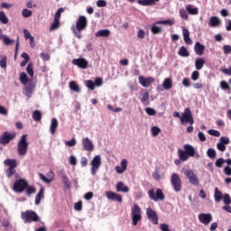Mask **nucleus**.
<instances>
[{"label":"nucleus","mask_w":231,"mask_h":231,"mask_svg":"<svg viewBox=\"0 0 231 231\" xmlns=\"http://www.w3.org/2000/svg\"><path fill=\"white\" fill-rule=\"evenodd\" d=\"M88 28V18L84 15H81L79 17V19L76 22V25L71 26L72 33L74 34V37H77L78 39H82V34H80V32H84Z\"/></svg>","instance_id":"obj_1"},{"label":"nucleus","mask_w":231,"mask_h":231,"mask_svg":"<svg viewBox=\"0 0 231 231\" xmlns=\"http://www.w3.org/2000/svg\"><path fill=\"white\" fill-rule=\"evenodd\" d=\"M184 150H178V156L180 162H187L189 158L196 156V148L190 144H184Z\"/></svg>","instance_id":"obj_2"},{"label":"nucleus","mask_w":231,"mask_h":231,"mask_svg":"<svg viewBox=\"0 0 231 231\" xmlns=\"http://www.w3.org/2000/svg\"><path fill=\"white\" fill-rule=\"evenodd\" d=\"M21 217L24 223H37L41 221V217L37 215V212L32 209L22 212Z\"/></svg>","instance_id":"obj_3"},{"label":"nucleus","mask_w":231,"mask_h":231,"mask_svg":"<svg viewBox=\"0 0 231 231\" xmlns=\"http://www.w3.org/2000/svg\"><path fill=\"white\" fill-rule=\"evenodd\" d=\"M27 134L22 135L20 141L17 144V151L19 156H24L25 154H28V141L26 140Z\"/></svg>","instance_id":"obj_4"},{"label":"nucleus","mask_w":231,"mask_h":231,"mask_svg":"<svg viewBox=\"0 0 231 231\" xmlns=\"http://www.w3.org/2000/svg\"><path fill=\"white\" fill-rule=\"evenodd\" d=\"M131 217H132V225L136 226L138 225V221L142 219V208L138 204H134L131 208Z\"/></svg>","instance_id":"obj_5"},{"label":"nucleus","mask_w":231,"mask_h":231,"mask_svg":"<svg viewBox=\"0 0 231 231\" xmlns=\"http://www.w3.org/2000/svg\"><path fill=\"white\" fill-rule=\"evenodd\" d=\"M171 183L175 192H181L182 182H181V178H180V175H178V173H173L171 175Z\"/></svg>","instance_id":"obj_6"},{"label":"nucleus","mask_w":231,"mask_h":231,"mask_svg":"<svg viewBox=\"0 0 231 231\" xmlns=\"http://www.w3.org/2000/svg\"><path fill=\"white\" fill-rule=\"evenodd\" d=\"M148 196L150 199H152V201H163V199H165V195L163 194V190H162V189H157L155 193L154 189H151L148 191Z\"/></svg>","instance_id":"obj_7"},{"label":"nucleus","mask_w":231,"mask_h":231,"mask_svg":"<svg viewBox=\"0 0 231 231\" xmlns=\"http://www.w3.org/2000/svg\"><path fill=\"white\" fill-rule=\"evenodd\" d=\"M180 123L189 124V125H194V117L192 116V112L190 111V108L184 109V112L181 114Z\"/></svg>","instance_id":"obj_8"},{"label":"nucleus","mask_w":231,"mask_h":231,"mask_svg":"<svg viewBox=\"0 0 231 231\" xmlns=\"http://www.w3.org/2000/svg\"><path fill=\"white\" fill-rule=\"evenodd\" d=\"M28 189V181L24 179L16 180L14 183L13 190L14 192H24Z\"/></svg>","instance_id":"obj_9"},{"label":"nucleus","mask_w":231,"mask_h":231,"mask_svg":"<svg viewBox=\"0 0 231 231\" xmlns=\"http://www.w3.org/2000/svg\"><path fill=\"white\" fill-rule=\"evenodd\" d=\"M91 174L92 176H95V174H97V172H98V169H100V166L102 165V157H100V155H96L91 162Z\"/></svg>","instance_id":"obj_10"},{"label":"nucleus","mask_w":231,"mask_h":231,"mask_svg":"<svg viewBox=\"0 0 231 231\" xmlns=\"http://www.w3.org/2000/svg\"><path fill=\"white\" fill-rule=\"evenodd\" d=\"M184 174L191 185H194V187H198V185H199V179L198 178V175L194 173V171L185 170Z\"/></svg>","instance_id":"obj_11"},{"label":"nucleus","mask_w":231,"mask_h":231,"mask_svg":"<svg viewBox=\"0 0 231 231\" xmlns=\"http://www.w3.org/2000/svg\"><path fill=\"white\" fill-rule=\"evenodd\" d=\"M198 217H199V223H201L202 225H205L206 226L210 225L213 219L212 214L210 213H200Z\"/></svg>","instance_id":"obj_12"},{"label":"nucleus","mask_w":231,"mask_h":231,"mask_svg":"<svg viewBox=\"0 0 231 231\" xmlns=\"http://www.w3.org/2000/svg\"><path fill=\"white\" fill-rule=\"evenodd\" d=\"M15 138V134H10L9 132H4L2 135L0 136V143L1 145H6L7 143H10L12 140Z\"/></svg>","instance_id":"obj_13"},{"label":"nucleus","mask_w":231,"mask_h":231,"mask_svg":"<svg viewBox=\"0 0 231 231\" xmlns=\"http://www.w3.org/2000/svg\"><path fill=\"white\" fill-rule=\"evenodd\" d=\"M72 64L74 66H78V68H80V69H88L89 62L88 60H86V58H78L72 60Z\"/></svg>","instance_id":"obj_14"},{"label":"nucleus","mask_w":231,"mask_h":231,"mask_svg":"<svg viewBox=\"0 0 231 231\" xmlns=\"http://www.w3.org/2000/svg\"><path fill=\"white\" fill-rule=\"evenodd\" d=\"M82 147L84 151L91 152L95 149V144H93V141H91V139H89L88 137H84L82 139Z\"/></svg>","instance_id":"obj_15"},{"label":"nucleus","mask_w":231,"mask_h":231,"mask_svg":"<svg viewBox=\"0 0 231 231\" xmlns=\"http://www.w3.org/2000/svg\"><path fill=\"white\" fill-rule=\"evenodd\" d=\"M146 216L153 225H158V214L152 208H148L146 209Z\"/></svg>","instance_id":"obj_16"},{"label":"nucleus","mask_w":231,"mask_h":231,"mask_svg":"<svg viewBox=\"0 0 231 231\" xmlns=\"http://www.w3.org/2000/svg\"><path fill=\"white\" fill-rule=\"evenodd\" d=\"M138 80H139V84H141L143 88H149V86H151V84H152L155 79L152 77L145 78L143 76H139Z\"/></svg>","instance_id":"obj_17"},{"label":"nucleus","mask_w":231,"mask_h":231,"mask_svg":"<svg viewBox=\"0 0 231 231\" xmlns=\"http://www.w3.org/2000/svg\"><path fill=\"white\" fill-rule=\"evenodd\" d=\"M33 91H35V84L30 83L23 88V93L25 97H27V98H32Z\"/></svg>","instance_id":"obj_18"},{"label":"nucleus","mask_w":231,"mask_h":231,"mask_svg":"<svg viewBox=\"0 0 231 231\" xmlns=\"http://www.w3.org/2000/svg\"><path fill=\"white\" fill-rule=\"evenodd\" d=\"M107 199H111L112 201H117V203H122V195L115 193L113 191H107L106 193Z\"/></svg>","instance_id":"obj_19"},{"label":"nucleus","mask_w":231,"mask_h":231,"mask_svg":"<svg viewBox=\"0 0 231 231\" xmlns=\"http://www.w3.org/2000/svg\"><path fill=\"white\" fill-rule=\"evenodd\" d=\"M60 175L65 189L67 190H69V189H71V183H69V178H68V175H66V172H64V171H60Z\"/></svg>","instance_id":"obj_20"},{"label":"nucleus","mask_w":231,"mask_h":231,"mask_svg":"<svg viewBox=\"0 0 231 231\" xmlns=\"http://www.w3.org/2000/svg\"><path fill=\"white\" fill-rule=\"evenodd\" d=\"M125 171H127V160L123 159L121 161V166H116V172H117V174H124Z\"/></svg>","instance_id":"obj_21"},{"label":"nucleus","mask_w":231,"mask_h":231,"mask_svg":"<svg viewBox=\"0 0 231 231\" xmlns=\"http://www.w3.org/2000/svg\"><path fill=\"white\" fill-rule=\"evenodd\" d=\"M96 37H102L108 39L111 36V31L109 29H101L95 33Z\"/></svg>","instance_id":"obj_22"},{"label":"nucleus","mask_w":231,"mask_h":231,"mask_svg":"<svg viewBox=\"0 0 231 231\" xmlns=\"http://www.w3.org/2000/svg\"><path fill=\"white\" fill-rule=\"evenodd\" d=\"M182 35L184 39V42L186 44H192V39H190V32H189V29L183 27L182 28Z\"/></svg>","instance_id":"obj_23"},{"label":"nucleus","mask_w":231,"mask_h":231,"mask_svg":"<svg viewBox=\"0 0 231 231\" xmlns=\"http://www.w3.org/2000/svg\"><path fill=\"white\" fill-rule=\"evenodd\" d=\"M194 51L199 57L203 55V51H205V45L201 44V42H197L194 46Z\"/></svg>","instance_id":"obj_24"},{"label":"nucleus","mask_w":231,"mask_h":231,"mask_svg":"<svg viewBox=\"0 0 231 231\" xmlns=\"http://www.w3.org/2000/svg\"><path fill=\"white\" fill-rule=\"evenodd\" d=\"M41 199H44V188H41L37 193L34 200L35 205H41Z\"/></svg>","instance_id":"obj_25"},{"label":"nucleus","mask_w":231,"mask_h":231,"mask_svg":"<svg viewBox=\"0 0 231 231\" xmlns=\"http://www.w3.org/2000/svg\"><path fill=\"white\" fill-rule=\"evenodd\" d=\"M116 189L117 192H129V187L124 185L122 181L116 183Z\"/></svg>","instance_id":"obj_26"},{"label":"nucleus","mask_w":231,"mask_h":231,"mask_svg":"<svg viewBox=\"0 0 231 231\" xmlns=\"http://www.w3.org/2000/svg\"><path fill=\"white\" fill-rule=\"evenodd\" d=\"M59 127V120L57 118H52L51 122L50 131L51 134H55L57 128Z\"/></svg>","instance_id":"obj_27"},{"label":"nucleus","mask_w":231,"mask_h":231,"mask_svg":"<svg viewBox=\"0 0 231 231\" xmlns=\"http://www.w3.org/2000/svg\"><path fill=\"white\" fill-rule=\"evenodd\" d=\"M221 24V20L217 16H212L209 19V26L211 28H216V26H219Z\"/></svg>","instance_id":"obj_28"},{"label":"nucleus","mask_w":231,"mask_h":231,"mask_svg":"<svg viewBox=\"0 0 231 231\" xmlns=\"http://www.w3.org/2000/svg\"><path fill=\"white\" fill-rule=\"evenodd\" d=\"M4 164L9 167V169H15L17 167V160L15 159H6Z\"/></svg>","instance_id":"obj_29"},{"label":"nucleus","mask_w":231,"mask_h":231,"mask_svg":"<svg viewBox=\"0 0 231 231\" xmlns=\"http://www.w3.org/2000/svg\"><path fill=\"white\" fill-rule=\"evenodd\" d=\"M203 66H205V59L203 58H198L195 60V68L198 71L203 69Z\"/></svg>","instance_id":"obj_30"},{"label":"nucleus","mask_w":231,"mask_h":231,"mask_svg":"<svg viewBox=\"0 0 231 231\" xmlns=\"http://www.w3.org/2000/svg\"><path fill=\"white\" fill-rule=\"evenodd\" d=\"M160 23H156V22L151 26V32L153 33V35H158L159 33H162V27L158 26Z\"/></svg>","instance_id":"obj_31"},{"label":"nucleus","mask_w":231,"mask_h":231,"mask_svg":"<svg viewBox=\"0 0 231 231\" xmlns=\"http://www.w3.org/2000/svg\"><path fill=\"white\" fill-rule=\"evenodd\" d=\"M214 199L216 203H221V199H223V193L217 188H215Z\"/></svg>","instance_id":"obj_32"},{"label":"nucleus","mask_w":231,"mask_h":231,"mask_svg":"<svg viewBox=\"0 0 231 231\" xmlns=\"http://www.w3.org/2000/svg\"><path fill=\"white\" fill-rule=\"evenodd\" d=\"M162 88L166 89V91L172 89V79L171 78L165 79L162 83Z\"/></svg>","instance_id":"obj_33"},{"label":"nucleus","mask_w":231,"mask_h":231,"mask_svg":"<svg viewBox=\"0 0 231 231\" xmlns=\"http://www.w3.org/2000/svg\"><path fill=\"white\" fill-rule=\"evenodd\" d=\"M186 10L190 15H198V14H199V10L198 7H194V5H188Z\"/></svg>","instance_id":"obj_34"},{"label":"nucleus","mask_w":231,"mask_h":231,"mask_svg":"<svg viewBox=\"0 0 231 231\" xmlns=\"http://www.w3.org/2000/svg\"><path fill=\"white\" fill-rule=\"evenodd\" d=\"M207 156L208 158H210V160L216 159V156H217V152L214 148H208L207 151Z\"/></svg>","instance_id":"obj_35"},{"label":"nucleus","mask_w":231,"mask_h":231,"mask_svg":"<svg viewBox=\"0 0 231 231\" xmlns=\"http://www.w3.org/2000/svg\"><path fill=\"white\" fill-rule=\"evenodd\" d=\"M2 41L5 44V46H10L15 42L14 40L10 39L7 35L2 34Z\"/></svg>","instance_id":"obj_36"},{"label":"nucleus","mask_w":231,"mask_h":231,"mask_svg":"<svg viewBox=\"0 0 231 231\" xmlns=\"http://www.w3.org/2000/svg\"><path fill=\"white\" fill-rule=\"evenodd\" d=\"M180 57H189L190 54L185 46H181L178 51Z\"/></svg>","instance_id":"obj_37"},{"label":"nucleus","mask_w":231,"mask_h":231,"mask_svg":"<svg viewBox=\"0 0 231 231\" xmlns=\"http://www.w3.org/2000/svg\"><path fill=\"white\" fill-rule=\"evenodd\" d=\"M69 89H71V91H74V93H80V87H79V85H77V82L75 81L69 82Z\"/></svg>","instance_id":"obj_38"},{"label":"nucleus","mask_w":231,"mask_h":231,"mask_svg":"<svg viewBox=\"0 0 231 231\" xmlns=\"http://www.w3.org/2000/svg\"><path fill=\"white\" fill-rule=\"evenodd\" d=\"M32 118H33L34 122H41V120L42 118V114L41 113V110H35L32 113Z\"/></svg>","instance_id":"obj_39"},{"label":"nucleus","mask_w":231,"mask_h":231,"mask_svg":"<svg viewBox=\"0 0 231 231\" xmlns=\"http://www.w3.org/2000/svg\"><path fill=\"white\" fill-rule=\"evenodd\" d=\"M156 24H163V25L172 26V25H174V20H172V19L161 20V21H157Z\"/></svg>","instance_id":"obj_40"},{"label":"nucleus","mask_w":231,"mask_h":231,"mask_svg":"<svg viewBox=\"0 0 231 231\" xmlns=\"http://www.w3.org/2000/svg\"><path fill=\"white\" fill-rule=\"evenodd\" d=\"M8 16H6V14L5 12L1 11L0 12V23L2 24H8Z\"/></svg>","instance_id":"obj_41"},{"label":"nucleus","mask_w":231,"mask_h":231,"mask_svg":"<svg viewBox=\"0 0 231 231\" xmlns=\"http://www.w3.org/2000/svg\"><path fill=\"white\" fill-rule=\"evenodd\" d=\"M141 102L144 105L147 106V104H149V92H144L142 94V98H141Z\"/></svg>","instance_id":"obj_42"},{"label":"nucleus","mask_w":231,"mask_h":231,"mask_svg":"<svg viewBox=\"0 0 231 231\" xmlns=\"http://www.w3.org/2000/svg\"><path fill=\"white\" fill-rule=\"evenodd\" d=\"M20 82L23 84V86H26V84H28V75H26L25 72H22L20 74Z\"/></svg>","instance_id":"obj_43"},{"label":"nucleus","mask_w":231,"mask_h":231,"mask_svg":"<svg viewBox=\"0 0 231 231\" xmlns=\"http://www.w3.org/2000/svg\"><path fill=\"white\" fill-rule=\"evenodd\" d=\"M152 178L153 180H155V181H160V180L163 178V174H161V172L158 171V170H155L154 172L152 173Z\"/></svg>","instance_id":"obj_44"},{"label":"nucleus","mask_w":231,"mask_h":231,"mask_svg":"<svg viewBox=\"0 0 231 231\" xmlns=\"http://www.w3.org/2000/svg\"><path fill=\"white\" fill-rule=\"evenodd\" d=\"M6 56L1 55L0 56V68L3 69H6Z\"/></svg>","instance_id":"obj_45"},{"label":"nucleus","mask_w":231,"mask_h":231,"mask_svg":"<svg viewBox=\"0 0 231 231\" xmlns=\"http://www.w3.org/2000/svg\"><path fill=\"white\" fill-rule=\"evenodd\" d=\"M64 13V8L60 7L57 10L54 15V21H60V15Z\"/></svg>","instance_id":"obj_46"},{"label":"nucleus","mask_w":231,"mask_h":231,"mask_svg":"<svg viewBox=\"0 0 231 231\" xmlns=\"http://www.w3.org/2000/svg\"><path fill=\"white\" fill-rule=\"evenodd\" d=\"M26 71L28 73L29 76H31L32 78H33L34 72H33V64L32 63H29L26 67Z\"/></svg>","instance_id":"obj_47"},{"label":"nucleus","mask_w":231,"mask_h":231,"mask_svg":"<svg viewBox=\"0 0 231 231\" xmlns=\"http://www.w3.org/2000/svg\"><path fill=\"white\" fill-rule=\"evenodd\" d=\"M26 189H26L27 196H32V194H35L37 192V189H35V187L27 186Z\"/></svg>","instance_id":"obj_48"},{"label":"nucleus","mask_w":231,"mask_h":231,"mask_svg":"<svg viewBox=\"0 0 231 231\" xmlns=\"http://www.w3.org/2000/svg\"><path fill=\"white\" fill-rule=\"evenodd\" d=\"M223 202L226 205H230L231 204V197L228 193H226L223 197H222Z\"/></svg>","instance_id":"obj_49"},{"label":"nucleus","mask_w":231,"mask_h":231,"mask_svg":"<svg viewBox=\"0 0 231 231\" xmlns=\"http://www.w3.org/2000/svg\"><path fill=\"white\" fill-rule=\"evenodd\" d=\"M32 14H33V13H32V10H30V9H23V10L22 11V15H23V17H24V18L32 17Z\"/></svg>","instance_id":"obj_50"},{"label":"nucleus","mask_w":231,"mask_h":231,"mask_svg":"<svg viewBox=\"0 0 231 231\" xmlns=\"http://www.w3.org/2000/svg\"><path fill=\"white\" fill-rule=\"evenodd\" d=\"M85 86H87V88L90 89V91H93V89H95V82H93V80H86Z\"/></svg>","instance_id":"obj_51"},{"label":"nucleus","mask_w":231,"mask_h":231,"mask_svg":"<svg viewBox=\"0 0 231 231\" xmlns=\"http://www.w3.org/2000/svg\"><path fill=\"white\" fill-rule=\"evenodd\" d=\"M223 163H226V160L224 158H218L215 162V166L217 167V169H221Z\"/></svg>","instance_id":"obj_52"},{"label":"nucleus","mask_w":231,"mask_h":231,"mask_svg":"<svg viewBox=\"0 0 231 231\" xmlns=\"http://www.w3.org/2000/svg\"><path fill=\"white\" fill-rule=\"evenodd\" d=\"M65 145L67 147H75L77 145V139L75 138H72L71 140L69 141H66L65 142Z\"/></svg>","instance_id":"obj_53"},{"label":"nucleus","mask_w":231,"mask_h":231,"mask_svg":"<svg viewBox=\"0 0 231 231\" xmlns=\"http://www.w3.org/2000/svg\"><path fill=\"white\" fill-rule=\"evenodd\" d=\"M208 133L210 134V136H216L217 138L221 136V133L217 130L210 129L208 131Z\"/></svg>","instance_id":"obj_54"},{"label":"nucleus","mask_w":231,"mask_h":231,"mask_svg":"<svg viewBox=\"0 0 231 231\" xmlns=\"http://www.w3.org/2000/svg\"><path fill=\"white\" fill-rule=\"evenodd\" d=\"M60 26V20H54V23L51 25L50 30H57Z\"/></svg>","instance_id":"obj_55"},{"label":"nucleus","mask_w":231,"mask_h":231,"mask_svg":"<svg viewBox=\"0 0 231 231\" xmlns=\"http://www.w3.org/2000/svg\"><path fill=\"white\" fill-rule=\"evenodd\" d=\"M138 5H141V6H152L150 0H138Z\"/></svg>","instance_id":"obj_56"},{"label":"nucleus","mask_w":231,"mask_h":231,"mask_svg":"<svg viewBox=\"0 0 231 231\" xmlns=\"http://www.w3.org/2000/svg\"><path fill=\"white\" fill-rule=\"evenodd\" d=\"M161 131L162 130L158 126H152L151 129L152 136H158V134H160Z\"/></svg>","instance_id":"obj_57"},{"label":"nucleus","mask_w":231,"mask_h":231,"mask_svg":"<svg viewBox=\"0 0 231 231\" xmlns=\"http://www.w3.org/2000/svg\"><path fill=\"white\" fill-rule=\"evenodd\" d=\"M23 34L26 40L30 39L31 42H33V36H32L28 29L23 30Z\"/></svg>","instance_id":"obj_58"},{"label":"nucleus","mask_w":231,"mask_h":231,"mask_svg":"<svg viewBox=\"0 0 231 231\" xmlns=\"http://www.w3.org/2000/svg\"><path fill=\"white\" fill-rule=\"evenodd\" d=\"M199 71L194 70L191 73V80H193V82H196L197 80H199Z\"/></svg>","instance_id":"obj_59"},{"label":"nucleus","mask_w":231,"mask_h":231,"mask_svg":"<svg viewBox=\"0 0 231 231\" xmlns=\"http://www.w3.org/2000/svg\"><path fill=\"white\" fill-rule=\"evenodd\" d=\"M145 113L149 116H154V115H156V110H154L152 107H146L145 108Z\"/></svg>","instance_id":"obj_60"},{"label":"nucleus","mask_w":231,"mask_h":231,"mask_svg":"<svg viewBox=\"0 0 231 231\" xmlns=\"http://www.w3.org/2000/svg\"><path fill=\"white\" fill-rule=\"evenodd\" d=\"M219 143L224 145H228V143H230V138L226 136H222L220 137Z\"/></svg>","instance_id":"obj_61"},{"label":"nucleus","mask_w":231,"mask_h":231,"mask_svg":"<svg viewBox=\"0 0 231 231\" xmlns=\"http://www.w3.org/2000/svg\"><path fill=\"white\" fill-rule=\"evenodd\" d=\"M182 86H184V88H190V79L189 78H183Z\"/></svg>","instance_id":"obj_62"},{"label":"nucleus","mask_w":231,"mask_h":231,"mask_svg":"<svg viewBox=\"0 0 231 231\" xmlns=\"http://www.w3.org/2000/svg\"><path fill=\"white\" fill-rule=\"evenodd\" d=\"M74 210H76L77 212H80V210H82V201L75 203Z\"/></svg>","instance_id":"obj_63"},{"label":"nucleus","mask_w":231,"mask_h":231,"mask_svg":"<svg viewBox=\"0 0 231 231\" xmlns=\"http://www.w3.org/2000/svg\"><path fill=\"white\" fill-rule=\"evenodd\" d=\"M160 229L162 231H171V229H169V225H167V224H161Z\"/></svg>","instance_id":"obj_64"}]
</instances>
